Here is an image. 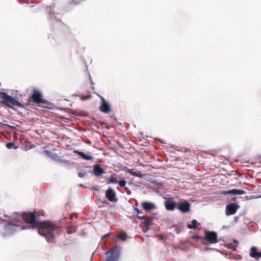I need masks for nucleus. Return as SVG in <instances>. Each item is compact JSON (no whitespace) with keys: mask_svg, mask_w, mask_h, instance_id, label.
I'll return each instance as SVG.
<instances>
[{"mask_svg":"<svg viewBox=\"0 0 261 261\" xmlns=\"http://www.w3.org/2000/svg\"><path fill=\"white\" fill-rule=\"evenodd\" d=\"M126 172L132 176L139 177L141 178H144V177L149 175L148 174H142L140 171H135L133 169L127 168Z\"/></svg>","mask_w":261,"mask_h":261,"instance_id":"f8f14e48","label":"nucleus"},{"mask_svg":"<svg viewBox=\"0 0 261 261\" xmlns=\"http://www.w3.org/2000/svg\"><path fill=\"white\" fill-rule=\"evenodd\" d=\"M14 143H12V142L8 143L6 144V147L8 149H11L13 147H14V148H17V147H14Z\"/></svg>","mask_w":261,"mask_h":261,"instance_id":"4be33fe9","label":"nucleus"},{"mask_svg":"<svg viewBox=\"0 0 261 261\" xmlns=\"http://www.w3.org/2000/svg\"><path fill=\"white\" fill-rule=\"evenodd\" d=\"M0 98L2 99L1 102L9 108L14 109V107L24 108L23 105L6 92H0Z\"/></svg>","mask_w":261,"mask_h":261,"instance_id":"f03ea898","label":"nucleus"},{"mask_svg":"<svg viewBox=\"0 0 261 261\" xmlns=\"http://www.w3.org/2000/svg\"><path fill=\"white\" fill-rule=\"evenodd\" d=\"M190 204L187 201L180 202L177 205V208L182 213H186L189 212Z\"/></svg>","mask_w":261,"mask_h":261,"instance_id":"1a4fd4ad","label":"nucleus"},{"mask_svg":"<svg viewBox=\"0 0 261 261\" xmlns=\"http://www.w3.org/2000/svg\"><path fill=\"white\" fill-rule=\"evenodd\" d=\"M111 235H112V233L111 232H109V233H108L106 234H105L102 237V239H104L109 236H110Z\"/></svg>","mask_w":261,"mask_h":261,"instance_id":"b1692460","label":"nucleus"},{"mask_svg":"<svg viewBox=\"0 0 261 261\" xmlns=\"http://www.w3.org/2000/svg\"><path fill=\"white\" fill-rule=\"evenodd\" d=\"M116 238L120 239L122 241H125L127 239V234L125 231L121 230L116 236Z\"/></svg>","mask_w":261,"mask_h":261,"instance_id":"412c9836","label":"nucleus"},{"mask_svg":"<svg viewBox=\"0 0 261 261\" xmlns=\"http://www.w3.org/2000/svg\"><path fill=\"white\" fill-rule=\"evenodd\" d=\"M55 2L54 3V4H53V5H56V4H57V3H58V2H57V1H58V0H55Z\"/></svg>","mask_w":261,"mask_h":261,"instance_id":"c85d7f7f","label":"nucleus"},{"mask_svg":"<svg viewBox=\"0 0 261 261\" xmlns=\"http://www.w3.org/2000/svg\"><path fill=\"white\" fill-rule=\"evenodd\" d=\"M21 219L26 223L30 224L32 228L37 229L39 234L44 237L48 243H55L56 236L61 230V227L54 222L49 221H37L35 212H23Z\"/></svg>","mask_w":261,"mask_h":261,"instance_id":"f257e3e1","label":"nucleus"},{"mask_svg":"<svg viewBox=\"0 0 261 261\" xmlns=\"http://www.w3.org/2000/svg\"><path fill=\"white\" fill-rule=\"evenodd\" d=\"M137 218L139 219L142 220L143 221L142 222L146 226H149L150 224V223L152 221V218L151 217H146L145 216H139L138 215L137 216Z\"/></svg>","mask_w":261,"mask_h":261,"instance_id":"4468645a","label":"nucleus"},{"mask_svg":"<svg viewBox=\"0 0 261 261\" xmlns=\"http://www.w3.org/2000/svg\"><path fill=\"white\" fill-rule=\"evenodd\" d=\"M86 174L85 172H80L79 173V176L81 177H83Z\"/></svg>","mask_w":261,"mask_h":261,"instance_id":"393cba45","label":"nucleus"},{"mask_svg":"<svg viewBox=\"0 0 261 261\" xmlns=\"http://www.w3.org/2000/svg\"><path fill=\"white\" fill-rule=\"evenodd\" d=\"M165 205L166 210L168 211H172L175 207V203L174 201H173L170 199H167L165 202Z\"/></svg>","mask_w":261,"mask_h":261,"instance_id":"f3484780","label":"nucleus"},{"mask_svg":"<svg viewBox=\"0 0 261 261\" xmlns=\"http://www.w3.org/2000/svg\"><path fill=\"white\" fill-rule=\"evenodd\" d=\"M202 240L207 241L210 244H215L218 242L217 233L213 231L205 230V236Z\"/></svg>","mask_w":261,"mask_h":261,"instance_id":"39448f33","label":"nucleus"},{"mask_svg":"<svg viewBox=\"0 0 261 261\" xmlns=\"http://www.w3.org/2000/svg\"><path fill=\"white\" fill-rule=\"evenodd\" d=\"M108 183L113 184H117L120 187L124 188V190L126 191L128 195H130L132 193V192L128 189V188L125 186L126 184V180L124 179L123 177L116 173H114L111 175L108 179Z\"/></svg>","mask_w":261,"mask_h":261,"instance_id":"7ed1b4c3","label":"nucleus"},{"mask_svg":"<svg viewBox=\"0 0 261 261\" xmlns=\"http://www.w3.org/2000/svg\"><path fill=\"white\" fill-rule=\"evenodd\" d=\"M105 196L107 199L110 202H115L117 201L116 193L111 188H109L106 191Z\"/></svg>","mask_w":261,"mask_h":261,"instance_id":"423d86ee","label":"nucleus"},{"mask_svg":"<svg viewBox=\"0 0 261 261\" xmlns=\"http://www.w3.org/2000/svg\"><path fill=\"white\" fill-rule=\"evenodd\" d=\"M93 173L96 176H99L105 173L104 170L101 168L99 165L96 164L93 167Z\"/></svg>","mask_w":261,"mask_h":261,"instance_id":"2eb2a0df","label":"nucleus"},{"mask_svg":"<svg viewBox=\"0 0 261 261\" xmlns=\"http://www.w3.org/2000/svg\"><path fill=\"white\" fill-rule=\"evenodd\" d=\"M79 3V1H75V0L71 2V4L72 5H77Z\"/></svg>","mask_w":261,"mask_h":261,"instance_id":"cd10ccee","label":"nucleus"},{"mask_svg":"<svg viewBox=\"0 0 261 261\" xmlns=\"http://www.w3.org/2000/svg\"><path fill=\"white\" fill-rule=\"evenodd\" d=\"M44 153L47 156L56 161H61L59 156L57 153L47 150L44 151Z\"/></svg>","mask_w":261,"mask_h":261,"instance_id":"dca6fc26","label":"nucleus"},{"mask_svg":"<svg viewBox=\"0 0 261 261\" xmlns=\"http://www.w3.org/2000/svg\"><path fill=\"white\" fill-rule=\"evenodd\" d=\"M239 208V206L234 203L227 204L226 206V215L229 216L234 214Z\"/></svg>","mask_w":261,"mask_h":261,"instance_id":"0eeeda50","label":"nucleus"},{"mask_svg":"<svg viewBox=\"0 0 261 261\" xmlns=\"http://www.w3.org/2000/svg\"><path fill=\"white\" fill-rule=\"evenodd\" d=\"M29 102H33L36 104L45 103L46 100L43 98L42 94L40 91L34 89L33 93L28 99Z\"/></svg>","mask_w":261,"mask_h":261,"instance_id":"20e7f679","label":"nucleus"},{"mask_svg":"<svg viewBox=\"0 0 261 261\" xmlns=\"http://www.w3.org/2000/svg\"><path fill=\"white\" fill-rule=\"evenodd\" d=\"M221 193L224 195H227L228 194L231 195H242L245 193V192L242 190L239 189H232L230 190H224L221 192Z\"/></svg>","mask_w":261,"mask_h":261,"instance_id":"9b49d317","label":"nucleus"},{"mask_svg":"<svg viewBox=\"0 0 261 261\" xmlns=\"http://www.w3.org/2000/svg\"><path fill=\"white\" fill-rule=\"evenodd\" d=\"M99 109L101 112L106 114H108L111 111L110 105L103 97L101 98V103Z\"/></svg>","mask_w":261,"mask_h":261,"instance_id":"6e6552de","label":"nucleus"},{"mask_svg":"<svg viewBox=\"0 0 261 261\" xmlns=\"http://www.w3.org/2000/svg\"><path fill=\"white\" fill-rule=\"evenodd\" d=\"M91 96L90 95H87V96H85V97H84V98H83L82 99H83V100H86V99H89V98H91Z\"/></svg>","mask_w":261,"mask_h":261,"instance_id":"bb28decb","label":"nucleus"},{"mask_svg":"<svg viewBox=\"0 0 261 261\" xmlns=\"http://www.w3.org/2000/svg\"><path fill=\"white\" fill-rule=\"evenodd\" d=\"M187 228L189 229L197 228L198 230H200L201 226L200 224L198 223L196 220H193L191 222V224H188Z\"/></svg>","mask_w":261,"mask_h":261,"instance_id":"6ab92c4d","label":"nucleus"},{"mask_svg":"<svg viewBox=\"0 0 261 261\" xmlns=\"http://www.w3.org/2000/svg\"><path fill=\"white\" fill-rule=\"evenodd\" d=\"M141 206L146 212L150 213L151 210L156 209L155 205L150 202L144 201L141 203Z\"/></svg>","mask_w":261,"mask_h":261,"instance_id":"9d476101","label":"nucleus"},{"mask_svg":"<svg viewBox=\"0 0 261 261\" xmlns=\"http://www.w3.org/2000/svg\"><path fill=\"white\" fill-rule=\"evenodd\" d=\"M193 239H200V240H203L202 238H203V237H200V236H194L193 237Z\"/></svg>","mask_w":261,"mask_h":261,"instance_id":"a878e982","label":"nucleus"},{"mask_svg":"<svg viewBox=\"0 0 261 261\" xmlns=\"http://www.w3.org/2000/svg\"><path fill=\"white\" fill-rule=\"evenodd\" d=\"M75 153H77L78 155L81 156L83 159L86 160V161H89L92 160L93 159V157L88 154H86L83 152L75 150L74 151Z\"/></svg>","mask_w":261,"mask_h":261,"instance_id":"aec40b11","label":"nucleus"},{"mask_svg":"<svg viewBox=\"0 0 261 261\" xmlns=\"http://www.w3.org/2000/svg\"><path fill=\"white\" fill-rule=\"evenodd\" d=\"M134 210L135 212H136L137 213V216L138 215L140 216L139 214H141L142 213V212L141 211H140L138 208L137 207H134Z\"/></svg>","mask_w":261,"mask_h":261,"instance_id":"5701e85b","label":"nucleus"},{"mask_svg":"<svg viewBox=\"0 0 261 261\" xmlns=\"http://www.w3.org/2000/svg\"><path fill=\"white\" fill-rule=\"evenodd\" d=\"M249 254L251 257L256 259L261 257V252H257L255 247H252L251 248Z\"/></svg>","mask_w":261,"mask_h":261,"instance_id":"a211bd4d","label":"nucleus"},{"mask_svg":"<svg viewBox=\"0 0 261 261\" xmlns=\"http://www.w3.org/2000/svg\"><path fill=\"white\" fill-rule=\"evenodd\" d=\"M109 251L111 252V255L106 259L105 261H117L118 258V254L116 252V249L112 248Z\"/></svg>","mask_w":261,"mask_h":261,"instance_id":"ddd939ff","label":"nucleus"}]
</instances>
